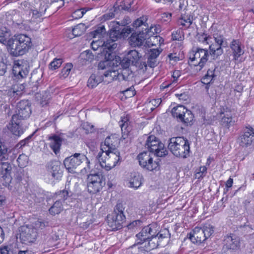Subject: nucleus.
Here are the masks:
<instances>
[{
    "label": "nucleus",
    "mask_w": 254,
    "mask_h": 254,
    "mask_svg": "<svg viewBox=\"0 0 254 254\" xmlns=\"http://www.w3.org/2000/svg\"><path fill=\"white\" fill-rule=\"evenodd\" d=\"M114 11H110L108 13H106L103 15V18L104 20H107L111 19L114 18L115 16V14L118 12V10H128V7L127 6H125L122 4L118 5L117 2L114 5Z\"/></svg>",
    "instance_id": "nucleus-31"
},
{
    "label": "nucleus",
    "mask_w": 254,
    "mask_h": 254,
    "mask_svg": "<svg viewBox=\"0 0 254 254\" xmlns=\"http://www.w3.org/2000/svg\"><path fill=\"white\" fill-rule=\"evenodd\" d=\"M168 148L176 157L185 158L190 155V147L189 141L182 137L170 138Z\"/></svg>",
    "instance_id": "nucleus-2"
},
{
    "label": "nucleus",
    "mask_w": 254,
    "mask_h": 254,
    "mask_svg": "<svg viewBox=\"0 0 254 254\" xmlns=\"http://www.w3.org/2000/svg\"><path fill=\"white\" fill-rule=\"evenodd\" d=\"M219 114L221 117V125L228 128L233 126L237 121L234 109H231L227 107H222L220 108Z\"/></svg>",
    "instance_id": "nucleus-11"
},
{
    "label": "nucleus",
    "mask_w": 254,
    "mask_h": 254,
    "mask_svg": "<svg viewBox=\"0 0 254 254\" xmlns=\"http://www.w3.org/2000/svg\"><path fill=\"white\" fill-rule=\"evenodd\" d=\"M118 143V139L113 136H109L105 140L104 144L101 145V153H103L106 151H112L118 150L116 145Z\"/></svg>",
    "instance_id": "nucleus-20"
},
{
    "label": "nucleus",
    "mask_w": 254,
    "mask_h": 254,
    "mask_svg": "<svg viewBox=\"0 0 254 254\" xmlns=\"http://www.w3.org/2000/svg\"><path fill=\"white\" fill-rule=\"evenodd\" d=\"M34 229L36 230L37 229H43L46 226V224L44 222L40 220H37L33 223L32 226Z\"/></svg>",
    "instance_id": "nucleus-64"
},
{
    "label": "nucleus",
    "mask_w": 254,
    "mask_h": 254,
    "mask_svg": "<svg viewBox=\"0 0 254 254\" xmlns=\"http://www.w3.org/2000/svg\"><path fill=\"white\" fill-rule=\"evenodd\" d=\"M132 32L131 28L128 27H124L123 28L119 27L112 28L110 33V41L104 42L105 48L104 51L108 50V47L106 46L107 43L110 45L116 44L114 43L118 39L125 38L127 37ZM106 53V52H105Z\"/></svg>",
    "instance_id": "nucleus-9"
},
{
    "label": "nucleus",
    "mask_w": 254,
    "mask_h": 254,
    "mask_svg": "<svg viewBox=\"0 0 254 254\" xmlns=\"http://www.w3.org/2000/svg\"><path fill=\"white\" fill-rule=\"evenodd\" d=\"M13 41H11L10 40H8L7 41V49L10 54L14 57H18L19 56H22L25 54L24 51H21V45L17 44V47L15 48V46H14V43L13 44Z\"/></svg>",
    "instance_id": "nucleus-30"
},
{
    "label": "nucleus",
    "mask_w": 254,
    "mask_h": 254,
    "mask_svg": "<svg viewBox=\"0 0 254 254\" xmlns=\"http://www.w3.org/2000/svg\"><path fill=\"white\" fill-rule=\"evenodd\" d=\"M84 161L86 162V166L84 167V169L86 171H89L90 169V161L84 154L75 153L65 158L64 161V164L68 172L74 173L77 167Z\"/></svg>",
    "instance_id": "nucleus-3"
},
{
    "label": "nucleus",
    "mask_w": 254,
    "mask_h": 254,
    "mask_svg": "<svg viewBox=\"0 0 254 254\" xmlns=\"http://www.w3.org/2000/svg\"><path fill=\"white\" fill-rule=\"evenodd\" d=\"M208 57V51L202 48H193L190 54L189 63L190 64L196 66L200 70L206 64Z\"/></svg>",
    "instance_id": "nucleus-5"
},
{
    "label": "nucleus",
    "mask_w": 254,
    "mask_h": 254,
    "mask_svg": "<svg viewBox=\"0 0 254 254\" xmlns=\"http://www.w3.org/2000/svg\"><path fill=\"white\" fill-rule=\"evenodd\" d=\"M3 53L0 51V75H3L5 72L6 65L2 61Z\"/></svg>",
    "instance_id": "nucleus-61"
},
{
    "label": "nucleus",
    "mask_w": 254,
    "mask_h": 254,
    "mask_svg": "<svg viewBox=\"0 0 254 254\" xmlns=\"http://www.w3.org/2000/svg\"><path fill=\"white\" fill-rule=\"evenodd\" d=\"M101 43V42H99L98 41H93L91 44V46L92 47V49L94 51H97V50H98L99 49H100V51L101 52V56H103L105 57V55L104 54V49L105 48V47H104V48L101 47V45H100ZM104 47H105V45L104 44Z\"/></svg>",
    "instance_id": "nucleus-53"
},
{
    "label": "nucleus",
    "mask_w": 254,
    "mask_h": 254,
    "mask_svg": "<svg viewBox=\"0 0 254 254\" xmlns=\"http://www.w3.org/2000/svg\"><path fill=\"white\" fill-rule=\"evenodd\" d=\"M48 170L54 178L58 179L61 177L62 171L61 169V164L59 161H51L48 165Z\"/></svg>",
    "instance_id": "nucleus-25"
},
{
    "label": "nucleus",
    "mask_w": 254,
    "mask_h": 254,
    "mask_svg": "<svg viewBox=\"0 0 254 254\" xmlns=\"http://www.w3.org/2000/svg\"><path fill=\"white\" fill-rule=\"evenodd\" d=\"M147 20V16L143 15L137 19H136L133 23L132 26L134 28H139L140 27L142 26V29H144V33H148L150 32L154 34L155 33H157L158 30L156 29V27L151 26L150 28H148V25L146 23V21Z\"/></svg>",
    "instance_id": "nucleus-19"
},
{
    "label": "nucleus",
    "mask_w": 254,
    "mask_h": 254,
    "mask_svg": "<svg viewBox=\"0 0 254 254\" xmlns=\"http://www.w3.org/2000/svg\"><path fill=\"white\" fill-rule=\"evenodd\" d=\"M112 66L107 65L106 67V69L108 67L107 70L104 73V76L105 77H109V81H111L114 80H119V75L120 72L116 70L113 69L111 67Z\"/></svg>",
    "instance_id": "nucleus-34"
},
{
    "label": "nucleus",
    "mask_w": 254,
    "mask_h": 254,
    "mask_svg": "<svg viewBox=\"0 0 254 254\" xmlns=\"http://www.w3.org/2000/svg\"><path fill=\"white\" fill-rule=\"evenodd\" d=\"M63 210V203L56 199L54 204L49 209L50 213L52 215L59 214Z\"/></svg>",
    "instance_id": "nucleus-42"
},
{
    "label": "nucleus",
    "mask_w": 254,
    "mask_h": 254,
    "mask_svg": "<svg viewBox=\"0 0 254 254\" xmlns=\"http://www.w3.org/2000/svg\"><path fill=\"white\" fill-rule=\"evenodd\" d=\"M10 36L9 31L5 27L0 28V43L7 46V41Z\"/></svg>",
    "instance_id": "nucleus-39"
},
{
    "label": "nucleus",
    "mask_w": 254,
    "mask_h": 254,
    "mask_svg": "<svg viewBox=\"0 0 254 254\" xmlns=\"http://www.w3.org/2000/svg\"><path fill=\"white\" fill-rule=\"evenodd\" d=\"M70 182H68L65 184V190H61L57 192L55 194V199L64 203V201L68 199L71 196V192L69 190V185Z\"/></svg>",
    "instance_id": "nucleus-28"
},
{
    "label": "nucleus",
    "mask_w": 254,
    "mask_h": 254,
    "mask_svg": "<svg viewBox=\"0 0 254 254\" xmlns=\"http://www.w3.org/2000/svg\"><path fill=\"white\" fill-rule=\"evenodd\" d=\"M161 51L158 49H152L148 52L147 64L149 67H154L157 65V58Z\"/></svg>",
    "instance_id": "nucleus-27"
},
{
    "label": "nucleus",
    "mask_w": 254,
    "mask_h": 254,
    "mask_svg": "<svg viewBox=\"0 0 254 254\" xmlns=\"http://www.w3.org/2000/svg\"><path fill=\"white\" fill-rule=\"evenodd\" d=\"M106 155L104 160L101 158L103 153L99 152L97 158L98 159L101 166L106 170H109L117 165L120 160V152L118 150L104 152Z\"/></svg>",
    "instance_id": "nucleus-6"
},
{
    "label": "nucleus",
    "mask_w": 254,
    "mask_h": 254,
    "mask_svg": "<svg viewBox=\"0 0 254 254\" xmlns=\"http://www.w3.org/2000/svg\"><path fill=\"white\" fill-rule=\"evenodd\" d=\"M28 161V157L24 154L19 155L16 160L18 166L21 168H24L27 165Z\"/></svg>",
    "instance_id": "nucleus-46"
},
{
    "label": "nucleus",
    "mask_w": 254,
    "mask_h": 254,
    "mask_svg": "<svg viewBox=\"0 0 254 254\" xmlns=\"http://www.w3.org/2000/svg\"><path fill=\"white\" fill-rule=\"evenodd\" d=\"M86 30V26L83 23H80L76 25L72 29V34L75 37L81 35Z\"/></svg>",
    "instance_id": "nucleus-45"
},
{
    "label": "nucleus",
    "mask_w": 254,
    "mask_h": 254,
    "mask_svg": "<svg viewBox=\"0 0 254 254\" xmlns=\"http://www.w3.org/2000/svg\"><path fill=\"white\" fill-rule=\"evenodd\" d=\"M125 207L123 203L118 202L116 205L113 212H116L119 214H124V211Z\"/></svg>",
    "instance_id": "nucleus-60"
},
{
    "label": "nucleus",
    "mask_w": 254,
    "mask_h": 254,
    "mask_svg": "<svg viewBox=\"0 0 254 254\" xmlns=\"http://www.w3.org/2000/svg\"><path fill=\"white\" fill-rule=\"evenodd\" d=\"M161 98L154 99L146 104V107L149 109L150 112H152L156 107L161 103Z\"/></svg>",
    "instance_id": "nucleus-49"
},
{
    "label": "nucleus",
    "mask_w": 254,
    "mask_h": 254,
    "mask_svg": "<svg viewBox=\"0 0 254 254\" xmlns=\"http://www.w3.org/2000/svg\"><path fill=\"white\" fill-rule=\"evenodd\" d=\"M11 127L10 130L11 132L16 136H20L25 130L26 127H23V121L21 119L13 121V117H12L11 121Z\"/></svg>",
    "instance_id": "nucleus-22"
},
{
    "label": "nucleus",
    "mask_w": 254,
    "mask_h": 254,
    "mask_svg": "<svg viewBox=\"0 0 254 254\" xmlns=\"http://www.w3.org/2000/svg\"><path fill=\"white\" fill-rule=\"evenodd\" d=\"M183 34V32L180 29H178L172 33V38L173 40L182 41L184 38Z\"/></svg>",
    "instance_id": "nucleus-57"
},
{
    "label": "nucleus",
    "mask_w": 254,
    "mask_h": 254,
    "mask_svg": "<svg viewBox=\"0 0 254 254\" xmlns=\"http://www.w3.org/2000/svg\"><path fill=\"white\" fill-rule=\"evenodd\" d=\"M103 80L102 76L92 74L87 81V86L90 88H94Z\"/></svg>",
    "instance_id": "nucleus-32"
},
{
    "label": "nucleus",
    "mask_w": 254,
    "mask_h": 254,
    "mask_svg": "<svg viewBox=\"0 0 254 254\" xmlns=\"http://www.w3.org/2000/svg\"><path fill=\"white\" fill-rule=\"evenodd\" d=\"M157 226L156 224H149L142 228L141 231L136 234L138 243L142 244L147 240L156 236Z\"/></svg>",
    "instance_id": "nucleus-15"
},
{
    "label": "nucleus",
    "mask_w": 254,
    "mask_h": 254,
    "mask_svg": "<svg viewBox=\"0 0 254 254\" xmlns=\"http://www.w3.org/2000/svg\"><path fill=\"white\" fill-rule=\"evenodd\" d=\"M202 230L206 239L209 238L213 233V227L210 224H206L202 228Z\"/></svg>",
    "instance_id": "nucleus-51"
},
{
    "label": "nucleus",
    "mask_w": 254,
    "mask_h": 254,
    "mask_svg": "<svg viewBox=\"0 0 254 254\" xmlns=\"http://www.w3.org/2000/svg\"><path fill=\"white\" fill-rule=\"evenodd\" d=\"M240 247V238L234 234L227 235L224 240L223 249L227 250L237 251Z\"/></svg>",
    "instance_id": "nucleus-18"
},
{
    "label": "nucleus",
    "mask_w": 254,
    "mask_h": 254,
    "mask_svg": "<svg viewBox=\"0 0 254 254\" xmlns=\"http://www.w3.org/2000/svg\"><path fill=\"white\" fill-rule=\"evenodd\" d=\"M207 172V168L206 166H201L199 168L198 172L195 174L196 178L199 179L200 178H203L206 175Z\"/></svg>",
    "instance_id": "nucleus-59"
},
{
    "label": "nucleus",
    "mask_w": 254,
    "mask_h": 254,
    "mask_svg": "<svg viewBox=\"0 0 254 254\" xmlns=\"http://www.w3.org/2000/svg\"><path fill=\"white\" fill-rule=\"evenodd\" d=\"M187 111V109L183 105H179L174 107L171 111L172 116L176 118L179 121H180L183 117L185 112Z\"/></svg>",
    "instance_id": "nucleus-35"
},
{
    "label": "nucleus",
    "mask_w": 254,
    "mask_h": 254,
    "mask_svg": "<svg viewBox=\"0 0 254 254\" xmlns=\"http://www.w3.org/2000/svg\"><path fill=\"white\" fill-rule=\"evenodd\" d=\"M105 29L103 26L98 27L96 30L90 32V36L93 38L96 37L100 38L101 36L102 33L105 32Z\"/></svg>",
    "instance_id": "nucleus-55"
},
{
    "label": "nucleus",
    "mask_w": 254,
    "mask_h": 254,
    "mask_svg": "<svg viewBox=\"0 0 254 254\" xmlns=\"http://www.w3.org/2000/svg\"><path fill=\"white\" fill-rule=\"evenodd\" d=\"M189 238L193 243L200 244L206 240L201 228L196 227L189 234Z\"/></svg>",
    "instance_id": "nucleus-21"
},
{
    "label": "nucleus",
    "mask_w": 254,
    "mask_h": 254,
    "mask_svg": "<svg viewBox=\"0 0 254 254\" xmlns=\"http://www.w3.org/2000/svg\"><path fill=\"white\" fill-rule=\"evenodd\" d=\"M31 113L30 105L27 100H22L18 103L17 105V113L13 115V121L21 119L24 121L28 118Z\"/></svg>",
    "instance_id": "nucleus-14"
},
{
    "label": "nucleus",
    "mask_w": 254,
    "mask_h": 254,
    "mask_svg": "<svg viewBox=\"0 0 254 254\" xmlns=\"http://www.w3.org/2000/svg\"><path fill=\"white\" fill-rule=\"evenodd\" d=\"M63 61L61 58H55L49 64V68L52 70H55L60 67Z\"/></svg>",
    "instance_id": "nucleus-52"
},
{
    "label": "nucleus",
    "mask_w": 254,
    "mask_h": 254,
    "mask_svg": "<svg viewBox=\"0 0 254 254\" xmlns=\"http://www.w3.org/2000/svg\"><path fill=\"white\" fill-rule=\"evenodd\" d=\"M8 158V148L6 145L0 142V161L6 160Z\"/></svg>",
    "instance_id": "nucleus-48"
},
{
    "label": "nucleus",
    "mask_w": 254,
    "mask_h": 254,
    "mask_svg": "<svg viewBox=\"0 0 254 254\" xmlns=\"http://www.w3.org/2000/svg\"><path fill=\"white\" fill-rule=\"evenodd\" d=\"M119 75V80H128L133 77L132 71L130 68L122 69Z\"/></svg>",
    "instance_id": "nucleus-41"
},
{
    "label": "nucleus",
    "mask_w": 254,
    "mask_h": 254,
    "mask_svg": "<svg viewBox=\"0 0 254 254\" xmlns=\"http://www.w3.org/2000/svg\"><path fill=\"white\" fill-rule=\"evenodd\" d=\"M24 86L22 84H17L13 85L11 90L12 93L16 94L17 95H20L21 92L24 89Z\"/></svg>",
    "instance_id": "nucleus-56"
},
{
    "label": "nucleus",
    "mask_w": 254,
    "mask_h": 254,
    "mask_svg": "<svg viewBox=\"0 0 254 254\" xmlns=\"http://www.w3.org/2000/svg\"><path fill=\"white\" fill-rule=\"evenodd\" d=\"M9 40L13 41L14 46H17V44L21 45V51H24L25 53L28 51L31 47V38L25 35L20 34L14 36V37ZM17 47H15L16 48Z\"/></svg>",
    "instance_id": "nucleus-17"
},
{
    "label": "nucleus",
    "mask_w": 254,
    "mask_h": 254,
    "mask_svg": "<svg viewBox=\"0 0 254 254\" xmlns=\"http://www.w3.org/2000/svg\"><path fill=\"white\" fill-rule=\"evenodd\" d=\"M13 72L15 76H17L18 78L20 77L21 78L25 77L28 73V71L26 68L23 69V67L20 65H15L13 68Z\"/></svg>",
    "instance_id": "nucleus-36"
},
{
    "label": "nucleus",
    "mask_w": 254,
    "mask_h": 254,
    "mask_svg": "<svg viewBox=\"0 0 254 254\" xmlns=\"http://www.w3.org/2000/svg\"><path fill=\"white\" fill-rule=\"evenodd\" d=\"M192 17L190 15H184L179 19L178 24L188 28L192 23Z\"/></svg>",
    "instance_id": "nucleus-40"
},
{
    "label": "nucleus",
    "mask_w": 254,
    "mask_h": 254,
    "mask_svg": "<svg viewBox=\"0 0 254 254\" xmlns=\"http://www.w3.org/2000/svg\"><path fill=\"white\" fill-rule=\"evenodd\" d=\"M1 164V172L3 175L2 177L6 180L7 182L10 181V173L11 170V167L8 162H2L0 161Z\"/></svg>",
    "instance_id": "nucleus-33"
},
{
    "label": "nucleus",
    "mask_w": 254,
    "mask_h": 254,
    "mask_svg": "<svg viewBox=\"0 0 254 254\" xmlns=\"http://www.w3.org/2000/svg\"><path fill=\"white\" fill-rule=\"evenodd\" d=\"M237 141L243 147H247L254 143V128L250 126L246 127Z\"/></svg>",
    "instance_id": "nucleus-13"
},
{
    "label": "nucleus",
    "mask_w": 254,
    "mask_h": 254,
    "mask_svg": "<svg viewBox=\"0 0 254 254\" xmlns=\"http://www.w3.org/2000/svg\"><path fill=\"white\" fill-rule=\"evenodd\" d=\"M230 47L234 61H237L239 58L244 53V51L241 47V43L239 40H233L230 45Z\"/></svg>",
    "instance_id": "nucleus-23"
},
{
    "label": "nucleus",
    "mask_w": 254,
    "mask_h": 254,
    "mask_svg": "<svg viewBox=\"0 0 254 254\" xmlns=\"http://www.w3.org/2000/svg\"><path fill=\"white\" fill-rule=\"evenodd\" d=\"M126 216L124 214H119L113 212L111 215L107 216V222L109 227L113 230H118L122 228L125 222Z\"/></svg>",
    "instance_id": "nucleus-16"
},
{
    "label": "nucleus",
    "mask_w": 254,
    "mask_h": 254,
    "mask_svg": "<svg viewBox=\"0 0 254 254\" xmlns=\"http://www.w3.org/2000/svg\"><path fill=\"white\" fill-rule=\"evenodd\" d=\"M148 242L145 244L144 247L146 251L153 250L157 248L159 245V241H158L157 238L155 236L151 237L150 239L147 240Z\"/></svg>",
    "instance_id": "nucleus-38"
},
{
    "label": "nucleus",
    "mask_w": 254,
    "mask_h": 254,
    "mask_svg": "<svg viewBox=\"0 0 254 254\" xmlns=\"http://www.w3.org/2000/svg\"><path fill=\"white\" fill-rule=\"evenodd\" d=\"M215 77L214 70L208 69L207 73L202 78V82L205 84H210Z\"/></svg>",
    "instance_id": "nucleus-44"
},
{
    "label": "nucleus",
    "mask_w": 254,
    "mask_h": 254,
    "mask_svg": "<svg viewBox=\"0 0 254 254\" xmlns=\"http://www.w3.org/2000/svg\"><path fill=\"white\" fill-rule=\"evenodd\" d=\"M106 46L108 47V50H106V53L104 51L105 60L99 63V69H104L107 65L118 66L120 64L122 69L129 68L130 66L132 65L131 62L127 57L124 58L121 60L119 57H116L113 54V51L117 48V44L111 45L107 43Z\"/></svg>",
    "instance_id": "nucleus-1"
},
{
    "label": "nucleus",
    "mask_w": 254,
    "mask_h": 254,
    "mask_svg": "<svg viewBox=\"0 0 254 254\" xmlns=\"http://www.w3.org/2000/svg\"><path fill=\"white\" fill-rule=\"evenodd\" d=\"M30 196L36 203L41 202L45 199L44 195L40 192L34 191L32 194H30Z\"/></svg>",
    "instance_id": "nucleus-50"
},
{
    "label": "nucleus",
    "mask_w": 254,
    "mask_h": 254,
    "mask_svg": "<svg viewBox=\"0 0 254 254\" xmlns=\"http://www.w3.org/2000/svg\"><path fill=\"white\" fill-rule=\"evenodd\" d=\"M142 224V221L140 220H136L133 221L130 223L128 225L127 227L129 229H133L137 227L140 226Z\"/></svg>",
    "instance_id": "nucleus-63"
},
{
    "label": "nucleus",
    "mask_w": 254,
    "mask_h": 254,
    "mask_svg": "<svg viewBox=\"0 0 254 254\" xmlns=\"http://www.w3.org/2000/svg\"><path fill=\"white\" fill-rule=\"evenodd\" d=\"M197 40L205 45H210L212 43V37L204 33L197 34L196 35Z\"/></svg>",
    "instance_id": "nucleus-43"
},
{
    "label": "nucleus",
    "mask_w": 254,
    "mask_h": 254,
    "mask_svg": "<svg viewBox=\"0 0 254 254\" xmlns=\"http://www.w3.org/2000/svg\"><path fill=\"white\" fill-rule=\"evenodd\" d=\"M142 176L137 172L131 173L129 179V187L138 189L142 184Z\"/></svg>",
    "instance_id": "nucleus-29"
},
{
    "label": "nucleus",
    "mask_w": 254,
    "mask_h": 254,
    "mask_svg": "<svg viewBox=\"0 0 254 254\" xmlns=\"http://www.w3.org/2000/svg\"><path fill=\"white\" fill-rule=\"evenodd\" d=\"M169 231L168 229H164L160 231L159 233H156V236H154L157 238L158 241L160 239L166 238L170 237Z\"/></svg>",
    "instance_id": "nucleus-54"
},
{
    "label": "nucleus",
    "mask_w": 254,
    "mask_h": 254,
    "mask_svg": "<svg viewBox=\"0 0 254 254\" xmlns=\"http://www.w3.org/2000/svg\"><path fill=\"white\" fill-rule=\"evenodd\" d=\"M105 185V181L102 174L96 173L90 174L87 177V190L91 194L100 191Z\"/></svg>",
    "instance_id": "nucleus-8"
},
{
    "label": "nucleus",
    "mask_w": 254,
    "mask_h": 254,
    "mask_svg": "<svg viewBox=\"0 0 254 254\" xmlns=\"http://www.w3.org/2000/svg\"><path fill=\"white\" fill-rule=\"evenodd\" d=\"M145 147L150 152L154 153L158 157H164L168 153V151L164 147V144L154 135L147 137Z\"/></svg>",
    "instance_id": "nucleus-7"
},
{
    "label": "nucleus",
    "mask_w": 254,
    "mask_h": 254,
    "mask_svg": "<svg viewBox=\"0 0 254 254\" xmlns=\"http://www.w3.org/2000/svg\"><path fill=\"white\" fill-rule=\"evenodd\" d=\"M0 254H13V251L8 246H0Z\"/></svg>",
    "instance_id": "nucleus-62"
},
{
    "label": "nucleus",
    "mask_w": 254,
    "mask_h": 254,
    "mask_svg": "<svg viewBox=\"0 0 254 254\" xmlns=\"http://www.w3.org/2000/svg\"><path fill=\"white\" fill-rule=\"evenodd\" d=\"M50 147L54 152L57 154L60 152L63 139L57 135H54L49 137Z\"/></svg>",
    "instance_id": "nucleus-26"
},
{
    "label": "nucleus",
    "mask_w": 254,
    "mask_h": 254,
    "mask_svg": "<svg viewBox=\"0 0 254 254\" xmlns=\"http://www.w3.org/2000/svg\"><path fill=\"white\" fill-rule=\"evenodd\" d=\"M127 57L130 60L131 64L134 65L140 61L141 55L136 50H130L128 52Z\"/></svg>",
    "instance_id": "nucleus-37"
},
{
    "label": "nucleus",
    "mask_w": 254,
    "mask_h": 254,
    "mask_svg": "<svg viewBox=\"0 0 254 254\" xmlns=\"http://www.w3.org/2000/svg\"><path fill=\"white\" fill-rule=\"evenodd\" d=\"M149 34L144 33L143 30L139 31L138 34L133 33L131 35L129 39V43L132 47H140L142 45L145 39V35Z\"/></svg>",
    "instance_id": "nucleus-24"
},
{
    "label": "nucleus",
    "mask_w": 254,
    "mask_h": 254,
    "mask_svg": "<svg viewBox=\"0 0 254 254\" xmlns=\"http://www.w3.org/2000/svg\"><path fill=\"white\" fill-rule=\"evenodd\" d=\"M193 119V115L191 111L187 109V111L184 112L183 117L180 121L185 124H190Z\"/></svg>",
    "instance_id": "nucleus-47"
},
{
    "label": "nucleus",
    "mask_w": 254,
    "mask_h": 254,
    "mask_svg": "<svg viewBox=\"0 0 254 254\" xmlns=\"http://www.w3.org/2000/svg\"><path fill=\"white\" fill-rule=\"evenodd\" d=\"M82 57L87 61L91 62L92 60L94 59V55L93 54L90 52L89 50H87L84 51L81 54Z\"/></svg>",
    "instance_id": "nucleus-58"
},
{
    "label": "nucleus",
    "mask_w": 254,
    "mask_h": 254,
    "mask_svg": "<svg viewBox=\"0 0 254 254\" xmlns=\"http://www.w3.org/2000/svg\"><path fill=\"white\" fill-rule=\"evenodd\" d=\"M19 232L20 239L23 244L33 243L37 238V232L33 226H22L20 228Z\"/></svg>",
    "instance_id": "nucleus-12"
},
{
    "label": "nucleus",
    "mask_w": 254,
    "mask_h": 254,
    "mask_svg": "<svg viewBox=\"0 0 254 254\" xmlns=\"http://www.w3.org/2000/svg\"><path fill=\"white\" fill-rule=\"evenodd\" d=\"M215 42L211 43L209 46V54L213 60L219 58L223 52L222 47H225L227 45V41L224 36L218 33L213 35Z\"/></svg>",
    "instance_id": "nucleus-4"
},
{
    "label": "nucleus",
    "mask_w": 254,
    "mask_h": 254,
    "mask_svg": "<svg viewBox=\"0 0 254 254\" xmlns=\"http://www.w3.org/2000/svg\"><path fill=\"white\" fill-rule=\"evenodd\" d=\"M137 159L140 166L147 170L152 171L158 170L159 168V162L153 161L150 152H143L140 153Z\"/></svg>",
    "instance_id": "nucleus-10"
}]
</instances>
